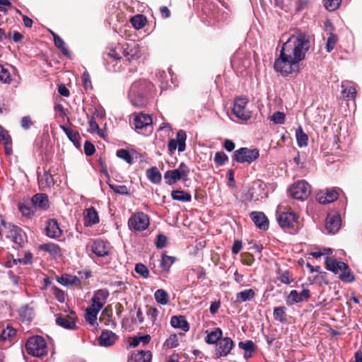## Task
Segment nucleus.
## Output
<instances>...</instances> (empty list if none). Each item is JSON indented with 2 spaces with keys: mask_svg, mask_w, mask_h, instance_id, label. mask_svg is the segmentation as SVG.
<instances>
[{
  "mask_svg": "<svg viewBox=\"0 0 362 362\" xmlns=\"http://www.w3.org/2000/svg\"><path fill=\"white\" fill-rule=\"evenodd\" d=\"M310 45L308 36L303 33L290 36L283 44L279 57L274 62V69L284 76L298 71L299 62L304 59Z\"/></svg>",
  "mask_w": 362,
  "mask_h": 362,
  "instance_id": "1",
  "label": "nucleus"
},
{
  "mask_svg": "<svg viewBox=\"0 0 362 362\" xmlns=\"http://www.w3.org/2000/svg\"><path fill=\"white\" fill-rule=\"evenodd\" d=\"M109 295V291L106 288L98 289L94 291L90 300L91 304L86 309L84 315L86 322H88L90 325L95 327L98 326V323L97 322L98 315L105 306Z\"/></svg>",
  "mask_w": 362,
  "mask_h": 362,
  "instance_id": "2",
  "label": "nucleus"
},
{
  "mask_svg": "<svg viewBox=\"0 0 362 362\" xmlns=\"http://www.w3.org/2000/svg\"><path fill=\"white\" fill-rule=\"evenodd\" d=\"M325 264L326 269L334 274L341 272L339 279L342 281L350 283L354 281V274L347 264L329 257L325 258Z\"/></svg>",
  "mask_w": 362,
  "mask_h": 362,
  "instance_id": "3",
  "label": "nucleus"
},
{
  "mask_svg": "<svg viewBox=\"0 0 362 362\" xmlns=\"http://www.w3.org/2000/svg\"><path fill=\"white\" fill-rule=\"evenodd\" d=\"M277 221L282 229L290 233H296L299 228L298 216L292 211L281 213Z\"/></svg>",
  "mask_w": 362,
  "mask_h": 362,
  "instance_id": "4",
  "label": "nucleus"
},
{
  "mask_svg": "<svg viewBox=\"0 0 362 362\" xmlns=\"http://www.w3.org/2000/svg\"><path fill=\"white\" fill-rule=\"evenodd\" d=\"M25 347L29 354L36 357L43 356L47 352L46 342L40 336L30 337L28 340Z\"/></svg>",
  "mask_w": 362,
  "mask_h": 362,
  "instance_id": "5",
  "label": "nucleus"
},
{
  "mask_svg": "<svg viewBox=\"0 0 362 362\" xmlns=\"http://www.w3.org/2000/svg\"><path fill=\"white\" fill-rule=\"evenodd\" d=\"M189 173V167L182 163L177 169L166 171L164 174V179L168 185H173L181 179L185 180Z\"/></svg>",
  "mask_w": 362,
  "mask_h": 362,
  "instance_id": "6",
  "label": "nucleus"
},
{
  "mask_svg": "<svg viewBox=\"0 0 362 362\" xmlns=\"http://www.w3.org/2000/svg\"><path fill=\"white\" fill-rule=\"evenodd\" d=\"M128 224L131 230L142 231L149 226V218L144 212H138L129 218Z\"/></svg>",
  "mask_w": 362,
  "mask_h": 362,
  "instance_id": "7",
  "label": "nucleus"
},
{
  "mask_svg": "<svg viewBox=\"0 0 362 362\" xmlns=\"http://www.w3.org/2000/svg\"><path fill=\"white\" fill-rule=\"evenodd\" d=\"M289 193L296 199L304 200L310 194V187L305 181H298L291 186Z\"/></svg>",
  "mask_w": 362,
  "mask_h": 362,
  "instance_id": "8",
  "label": "nucleus"
},
{
  "mask_svg": "<svg viewBox=\"0 0 362 362\" xmlns=\"http://www.w3.org/2000/svg\"><path fill=\"white\" fill-rule=\"evenodd\" d=\"M233 157L238 163H251L259 157V151L256 148H241L234 152Z\"/></svg>",
  "mask_w": 362,
  "mask_h": 362,
  "instance_id": "9",
  "label": "nucleus"
},
{
  "mask_svg": "<svg viewBox=\"0 0 362 362\" xmlns=\"http://www.w3.org/2000/svg\"><path fill=\"white\" fill-rule=\"evenodd\" d=\"M247 102L245 98H238L235 100L233 112L239 119L247 120L250 118L251 112L246 108Z\"/></svg>",
  "mask_w": 362,
  "mask_h": 362,
  "instance_id": "10",
  "label": "nucleus"
},
{
  "mask_svg": "<svg viewBox=\"0 0 362 362\" xmlns=\"http://www.w3.org/2000/svg\"><path fill=\"white\" fill-rule=\"evenodd\" d=\"M341 219L337 211H331L327 214L325 221V229L328 233L335 234L341 227Z\"/></svg>",
  "mask_w": 362,
  "mask_h": 362,
  "instance_id": "11",
  "label": "nucleus"
},
{
  "mask_svg": "<svg viewBox=\"0 0 362 362\" xmlns=\"http://www.w3.org/2000/svg\"><path fill=\"white\" fill-rule=\"evenodd\" d=\"M186 134L184 131L180 130L177 133V139H170L168 142V150L173 153L177 148L178 151L182 152L185 150Z\"/></svg>",
  "mask_w": 362,
  "mask_h": 362,
  "instance_id": "12",
  "label": "nucleus"
},
{
  "mask_svg": "<svg viewBox=\"0 0 362 362\" xmlns=\"http://www.w3.org/2000/svg\"><path fill=\"white\" fill-rule=\"evenodd\" d=\"M339 197V193L334 189H326L318 192V203L327 204L336 201Z\"/></svg>",
  "mask_w": 362,
  "mask_h": 362,
  "instance_id": "13",
  "label": "nucleus"
},
{
  "mask_svg": "<svg viewBox=\"0 0 362 362\" xmlns=\"http://www.w3.org/2000/svg\"><path fill=\"white\" fill-rule=\"evenodd\" d=\"M233 346V341L230 338H223L218 341V346L216 349V354L220 357L226 356L230 352Z\"/></svg>",
  "mask_w": 362,
  "mask_h": 362,
  "instance_id": "14",
  "label": "nucleus"
},
{
  "mask_svg": "<svg viewBox=\"0 0 362 362\" xmlns=\"http://www.w3.org/2000/svg\"><path fill=\"white\" fill-rule=\"evenodd\" d=\"M310 296V291L308 289H303L300 293H298L297 291L293 290L290 292L287 297V303L292 305L296 303L302 302L307 300Z\"/></svg>",
  "mask_w": 362,
  "mask_h": 362,
  "instance_id": "15",
  "label": "nucleus"
},
{
  "mask_svg": "<svg viewBox=\"0 0 362 362\" xmlns=\"http://www.w3.org/2000/svg\"><path fill=\"white\" fill-rule=\"evenodd\" d=\"M124 55L129 60L136 59L141 57V51L138 44L134 42H130L127 44L124 50Z\"/></svg>",
  "mask_w": 362,
  "mask_h": 362,
  "instance_id": "16",
  "label": "nucleus"
},
{
  "mask_svg": "<svg viewBox=\"0 0 362 362\" xmlns=\"http://www.w3.org/2000/svg\"><path fill=\"white\" fill-rule=\"evenodd\" d=\"M35 210H45L49 207L48 197L45 194H37L31 199Z\"/></svg>",
  "mask_w": 362,
  "mask_h": 362,
  "instance_id": "17",
  "label": "nucleus"
},
{
  "mask_svg": "<svg viewBox=\"0 0 362 362\" xmlns=\"http://www.w3.org/2000/svg\"><path fill=\"white\" fill-rule=\"evenodd\" d=\"M46 234L51 238H59L62 234L57 221L54 219H50L47 222Z\"/></svg>",
  "mask_w": 362,
  "mask_h": 362,
  "instance_id": "18",
  "label": "nucleus"
},
{
  "mask_svg": "<svg viewBox=\"0 0 362 362\" xmlns=\"http://www.w3.org/2000/svg\"><path fill=\"white\" fill-rule=\"evenodd\" d=\"M134 126L137 129H142L152 124L153 120L149 115L140 113L135 115Z\"/></svg>",
  "mask_w": 362,
  "mask_h": 362,
  "instance_id": "19",
  "label": "nucleus"
},
{
  "mask_svg": "<svg viewBox=\"0 0 362 362\" xmlns=\"http://www.w3.org/2000/svg\"><path fill=\"white\" fill-rule=\"evenodd\" d=\"M250 217L255 224L260 229L267 230L269 227V222L262 212L253 211L250 214Z\"/></svg>",
  "mask_w": 362,
  "mask_h": 362,
  "instance_id": "20",
  "label": "nucleus"
},
{
  "mask_svg": "<svg viewBox=\"0 0 362 362\" xmlns=\"http://www.w3.org/2000/svg\"><path fill=\"white\" fill-rule=\"evenodd\" d=\"M341 94L348 100H355L356 97V89L354 84L350 81H343L341 85Z\"/></svg>",
  "mask_w": 362,
  "mask_h": 362,
  "instance_id": "21",
  "label": "nucleus"
},
{
  "mask_svg": "<svg viewBox=\"0 0 362 362\" xmlns=\"http://www.w3.org/2000/svg\"><path fill=\"white\" fill-rule=\"evenodd\" d=\"M93 252L99 257L108 255L110 252L109 245L103 240H98L94 242Z\"/></svg>",
  "mask_w": 362,
  "mask_h": 362,
  "instance_id": "22",
  "label": "nucleus"
},
{
  "mask_svg": "<svg viewBox=\"0 0 362 362\" xmlns=\"http://www.w3.org/2000/svg\"><path fill=\"white\" fill-rule=\"evenodd\" d=\"M57 281L65 286H78L81 285V280L76 276L71 274H64L60 277L57 278Z\"/></svg>",
  "mask_w": 362,
  "mask_h": 362,
  "instance_id": "23",
  "label": "nucleus"
},
{
  "mask_svg": "<svg viewBox=\"0 0 362 362\" xmlns=\"http://www.w3.org/2000/svg\"><path fill=\"white\" fill-rule=\"evenodd\" d=\"M116 334L109 330L103 331L100 337V344L103 346H110L116 341Z\"/></svg>",
  "mask_w": 362,
  "mask_h": 362,
  "instance_id": "24",
  "label": "nucleus"
},
{
  "mask_svg": "<svg viewBox=\"0 0 362 362\" xmlns=\"http://www.w3.org/2000/svg\"><path fill=\"white\" fill-rule=\"evenodd\" d=\"M8 236L12 239L14 243L19 246H22L24 243V233L21 229L16 226H13Z\"/></svg>",
  "mask_w": 362,
  "mask_h": 362,
  "instance_id": "25",
  "label": "nucleus"
},
{
  "mask_svg": "<svg viewBox=\"0 0 362 362\" xmlns=\"http://www.w3.org/2000/svg\"><path fill=\"white\" fill-rule=\"evenodd\" d=\"M84 220L86 226H92L99 222L98 213L93 207L86 210Z\"/></svg>",
  "mask_w": 362,
  "mask_h": 362,
  "instance_id": "26",
  "label": "nucleus"
},
{
  "mask_svg": "<svg viewBox=\"0 0 362 362\" xmlns=\"http://www.w3.org/2000/svg\"><path fill=\"white\" fill-rule=\"evenodd\" d=\"M170 324L173 327L180 328L185 332L188 331L189 329L188 322L182 315L172 317Z\"/></svg>",
  "mask_w": 362,
  "mask_h": 362,
  "instance_id": "27",
  "label": "nucleus"
},
{
  "mask_svg": "<svg viewBox=\"0 0 362 362\" xmlns=\"http://www.w3.org/2000/svg\"><path fill=\"white\" fill-rule=\"evenodd\" d=\"M38 182L40 187L43 189H50L54 185V180L51 174L45 172L43 175L39 177Z\"/></svg>",
  "mask_w": 362,
  "mask_h": 362,
  "instance_id": "28",
  "label": "nucleus"
},
{
  "mask_svg": "<svg viewBox=\"0 0 362 362\" xmlns=\"http://www.w3.org/2000/svg\"><path fill=\"white\" fill-rule=\"evenodd\" d=\"M151 353L149 351H140L132 354L131 360L134 362H150Z\"/></svg>",
  "mask_w": 362,
  "mask_h": 362,
  "instance_id": "29",
  "label": "nucleus"
},
{
  "mask_svg": "<svg viewBox=\"0 0 362 362\" xmlns=\"http://www.w3.org/2000/svg\"><path fill=\"white\" fill-rule=\"evenodd\" d=\"M39 248L42 250L46 251L54 257L62 255V251L60 247L54 243H45L40 245Z\"/></svg>",
  "mask_w": 362,
  "mask_h": 362,
  "instance_id": "30",
  "label": "nucleus"
},
{
  "mask_svg": "<svg viewBox=\"0 0 362 362\" xmlns=\"http://www.w3.org/2000/svg\"><path fill=\"white\" fill-rule=\"evenodd\" d=\"M222 334V330L220 328H216L213 331H211L209 332H207V335L205 338V341L207 344H214L221 339Z\"/></svg>",
  "mask_w": 362,
  "mask_h": 362,
  "instance_id": "31",
  "label": "nucleus"
},
{
  "mask_svg": "<svg viewBox=\"0 0 362 362\" xmlns=\"http://www.w3.org/2000/svg\"><path fill=\"white\" fill-rule=\"evenodd\" d=\"M19 315L23 322H30L34 317V311L33 308L25 305L19 310Z\"/></svg>",
  "mask_w": 362,
  "mask_h": 362,
  "instance_id": "32",
  "label": "nucleus"
},
{
  "mask_svg": "<svg viewBox=\"0 0 362 362\" xmlns=\"http://www.w3.org/2000/svg\"><path fill=\"white\" fill-rule=\"evenodd\" d=\"M171 196L174 200L182 202H190L192 199L189 193L182 190H173L171 193Z\"/></svg>",
  "mask_w": 362,
  "mask_h": 362,
  "instance_id": "33",
  "label": "nucleus"
},
{
  "mask_svg": "<svg viewBox=\"0 0 362 362\" xmlns=\"http://www.w3.org/2000/svg\"><path fill=\"white\" fill-rule=\"evenodd\" d=\"M18 209L22 214L25 216L30 217L35 213V208L33 206V204L30 202H26L18 204Z\"/></svg>",
  "mask_w": 362,
  "mask_h": 362,
  "instance_id": "34",
  "label": "nucleus"
},
{
  "mask_svg": "<svg viewBox=\"0 0 362 362\" xmlns=\"http://www.w3.org/2000/svg\"><path fill=\"white\" fill-rule=\"evenodd\" d=\"M56 322L58 325L66 329H73L75 327L74 319L69 316L58 317Z\"/></svg>",
  "mask_w": 362,
  "mask_h": 362,
  "instance_id": "35",
  "label": "nucleus"
},
{
  "mask_svg": "<svg viewBox=\"0 0 362 362\" xmlns=\"http://www.w3.org/2000/svg\"><path fill=\"white\" fill-rule=\"evenodd\" d=\"M156 302L161 305H167L169 302V296L163 289H158L154 293Z\"/></svg>",
  "mask_w": 362,
  "mask_h": 362,
  "instance_id": "36",
  "label": "nucleus"
},
{
  "mask_svg": "<svg viewBox=\"0 0 362 362\" xmlns=\"http://www.w3.org/2000/svg\"><path fill=\"white\" fill-rule=\"evenodd\" d=\"M130 22L135 29L139 30L145 26L146 23V19L143 15L138 14L134 17H132Z\"/></svg>",
  "mask_w": 362,
  "mask_h": 362,
  "instance_id": "37",
  "label": "nucleus"
},
{
  "mask_svg": "<svg viewBox=\"0 0 362 362\" xmlns=\"http://www.w3.org/2000/svg\"><path fill=\"white\" fill-rule=\"evenodd\" d=\"M146 175L148 179L155 184L159 183L161 180V174L155 167L148 169Z\"/></svg>",
  "mask_w": 362,
  "mask_h": 362,
  "instance_id": "38",
  "label": "nucleus"
},
{
  "mask_svg": "<svg viewBox=\"0 0 362 362\" xmlns=\"http://www.w3.org/2000/svg\"><path fill=\"white\" fill-rule=\"evenodd\" d=\"M296 136L299 147L307 146L308 137L307 134L303 132L301 127H298V128L296 129Z\"/></svg>",
  "mask_w": 362,
  "mask_h": 362,
  "instance_id": "39",
  "label": "nucleus"
},
{
  "mask_svg": "<svg viewBox=\"0 0 362 362\" xmlns=\"http://www.w3.org/2000/svg\"><path fill=\"white\" fill-rule=\"evenodd\" d=\"M255 296V291L250 288L244 290L236 294V299L239 302H245L252 299Z\"/></svg>",
  "mask_w": 362,
  "mask_h": 362,
  "instance_id": "40",
  "label": "nucleus"
},
{
  "mask_svg": "<svg viewBox=\"0 0 362 362\" xmlns=\"http://www.w3.org/2000/svg\"><path fill=\"white\" fill-rule=\"evenodd\" d=\"M62 129L64 131V132L66 134V135L68 136V138L75 144H78L79 143V134L72 130L70 128L66 127L64 126H61Z\"/></svg>",
  "mask_w": 362,
  "mask_h": 362,
  "instance_id": "41",
  "label": "nucleus"
},
{
  "mask_svg": "<svg viewBox=\"0 0 362 362\" xmlns=\"http://www.w3.org/2000/svg\"><path fill=\"white\" fill-rule=\"evenodd\" d=\"M325 8L329 11H334L341 5V0H322Z\"/></svg>",
  "mask_w": 362,
  "mask_h": 362,
  "instance_id": "42",
  "label": "nucleus"
},
{
  "mask_svg": "<svg viewBox=\"0 0 362 362\" xmlns=\"http://www.w3.org/2000/svg\"><path fill=\"white\" fill-rule=\"evenodd\" d=\"M328 35L329 36L327 38L325 48H326L327 52H331L334 49L336 44L337 43V42L339 40V37L336 34L331 33H330V35Z\"/></svg>",
  "mask_w": 362,
  "mask_h": 362,
  "instance_id": "43",
  "label": "nucleus"
},
{
  "mask_svg": "<svg viewBox=\"0 0 362 362\" xmlns=\"http://www.w3.org/2000/svg\"><path fill=\"white\" fill-rule=\"evenodd\" d=\"M175 262V258L174 257L163 255L162 257L160 267L164 270L169 271L170 267L174 264Z\"/></svg>",
  "mask_w": 362,
  "mask_h": 362,
  "instance_id": "44",
  "label": "nucleus"
},
{
  "mask_svg": "<svg viewBox=\"0 0 362 362\" xmlns=\"http://www.w3.org/2000/svg\"><path fill=\"white\" fill-rule=\"evenodd\" d=\"M0 81L9 83L11 81V77L8 69L0 64Z\"/></svg>",
  "mask_w": 362,
  "mask_h": 362,
  "instance_id": "45",
  "label": "nucleus"
},
{
  "mask_svg": "<svg viewBox=\"0 0 362 362\" xmlns=\"http://www.w3.org/2000/svg\"><path fill=\"white\" fill-rule=\"evenodd\" d=\"M52 35L54 37V42L55 46L60 49L64 54H67L69 53V51L65 47V43L64 40L57 34L52 33Z\"/></svg>",
  "mask_w": 362,
  "mask_h": 362,
  "instance_id": "46",
  "label": "nucleus"
},
{
  "mask_svg": "<svg viewBox=\"0 0 362 362\" xmlns=\"http://www.w3.org/2000/svg\"><path fill=\"white\" fill-rule=\"evenodd\" d=\"M179 345L178 338L176 334H171L164 342V346L168 349L175 348Z\"/></svg>",
  "mask_w": 362,
  "mask_h": 362,
  "instance_id": "47",
  "label": "nucleus"
},
{
  "mask_svg": "<svg viewBox=\"0 0 362 362\" xmlns=\"http://www.w3.org/2000/svg\"><path fill=\"white\" fill-rule=\"evenodd\" d=\"M15 334L16 329L11 327L7 326V327L2 331L0 338L2 341L9 340Z\"/></svg>",
  "mask_w": 362,
  "mask_h": 362,
  "instance_id": "48",
  "label": "nucleus"
},
{
  "mask_svg": "<svg viewBox=\"0 0 362 362\" xmlns=\"http://www.w3.org/2000/svg\"><path fill=\"white\" fill-rule=\"evenodd\" d=\"M274 317L276 320L284 322L286 320V308L284 307L276 308L274 310Z\"/></svg>",
  "mask_w": 362,
  "mask_h": 362,
  "instance_id": "49",
  "label": "nucleus"
},
{
  "mask_svg": "<svg viewBox=\"0 0 362 362\" xmlns=\"http://www.w3.org/2000/svg\"><path fill=\"white\" fill-rule=\"evenodd\" d=\"M286 119V115L282 112H275L271 117L270 120L272 121L274 124H282L284 123Z\"/></svg>",
  "mask_w": 362,
  "mask_h": 362,
  "instance_id": "50",
  "label": "nucleus"
},
{
  "mask_svg": "<svg viewBox=\"0 0 362 362\" xmlns=\"http://www.w3.org/2000/svg\"><path fill=\"white\" fill-rule=\"evenodd\" d=\"M117 156L124 160L128 163H132L133 161V158L128 151L125 149H120L117 151Z\"/></svg>",
  "mask_w": 362,
  "mask_h": 362,
  "instance_id": "51",
  "label": "nucleus"
},
{
  "mask_svg": "<svg viewBox=\"0 0 362 362\" xmlns=\"http://www.w3.org/2000/svg\"><path fill=\"white\" fill-rule=\"evenodd\" d=\"M109 186L117 194L123 195L129 194L128 188L125 185L109 184Z\"/></svg>",
  "mask_w": 362,
  "mask_h": 362,
  "instance_id": "52",
  "label": "nucleus"
},
{
  "mask_svg": "<svg viewBox=\"0 0 362 362\" xmlns=\"http://www.w3.org/2000/svg\"><path fill=\"white\" fill-rule=\"evenodd\" d=\"M135 272L144 278H147L149 276L148 268L143 264H136L135 266Z\"/></svg>",
  "mask_w": 362,
  "mask_h": 362,
  "instance_id": "53",
  "label": "nucleus"
},
{
  "mask_svg": "<svg viewBox=\"0 0 362 362\" xmlns=\"http://www.w3.org/2000/svg\"><path fill=\"white\" fill-rule=\"evenodd\" d=\"M240 348L245 350V351L252 352L255 349V344L252 341H246L245 342L240 341L238 344Z\"/></svg>",
  "mask_w": 362,
  "mask_h": 362,
  "instance_id": "54",
  "label": "nucleus"
},
{
  "mask_svg": "<svg viewBox=\"0 0 362 362\" xmlns=\"http://www.w3.org/2000/svg\"><path fill=\"white\" fill-rule=\"evenodd\" d=\"M52 291L54 297L58 300V301L61 303L64 302L66 296L62 290L57 287H53Z\"/></svg>",
  "mask_w": 362,
  "mask_h": 362,
  "instance_id": "55",
  "label": "nucleus"
},
{
  "mask_svg": "<svg viewBox=\"0 0 362 362\" xmlns=\"http://www.w3.org/2000/svg\"><path fill=\"white\" fill-rule=\"evenodd\" d=\"M227 159L228 157L223 152H217L215 154L214 160L219 165H223Z\"/></svg>",
  "mask_w": 362,
  "mask_h": 362,
  "instance_id": "56",
  "label": "nucleus"
},
{
  "mask_svg": "<svg viewBox=\"0 0 362 362\" xmlns=\"http://www.w3.org/2000/svg\"><path fill=\"white\" fill-rule=\"evenodd\" d=\"M0 141H4V143L11 144V139L8 132L6 131L3 127L0 126Z\"/></svg>",
  "mask_w": 362,
  "mask_h": 362,
  "instance_id": "57",
  "label": "nucleus"
},
{
  "mask_svg": "<svg viewBox=\"0 0 362 362\" xmlns=\"http://www.w3.org/2000/svg\"><path fill=\"white\" fill-rule=\"evenodd\" d=\"M280 281L285 284H289L293 281V278L288 272H285L280 275Z\"/></svg>",
  "mask_w": 362,
  "mask_h": 362,
  "instance_id": "58",
  "label": "nucleus"
},
{
  "mask_svg": "<svg viewBox=\"0 0 362 362\" xmlns=\"http://www.w3.org/2000/svg\"><path fill=\"white\" fill-rule=\"evenodd\" d=\"M95 151V146L89 141H86L84 144V152L87 156L93 155Z\"/></svg>",
  "mask_w": 362,
  "mask_h": 362,
  "instance_id": "59",
  "label": "nucleus"
},
{
  "mask_svg": "<svg viewBox=\"0 0 362 362\" xmlns=\"http://www.w3.org/2000/svg\"><path fill=\"white\" fill-rule=\"evenodd\" d=\"M166 242H167L166 236L164 235H162V234H159L157 236V240H156V247L158 248H163L166 245Z\"/></svg>",
  "mask_w": 362,
  "mask_h": 362,
  "instance_id": "60",
  "label": "nucleus"
},
{
  "mask_svg": "<svg viewBox=\"0 0 362 362\" xmlns=\"http://www.w3.org/2000/svg\"><path fill=\"white\" fill-rule=\"evenodd\" d=\"M82 81H83V86L86 88L92 87L90 75L87 71H85L83 72V74L82 75Z\"/></svg>",
  "mask_w": 362,
  "mask_h": 362,
  "instance_id": "61",
  "label": "nucleus"
},
{
  "mask_svg": "<svg viewBox=\"0 0 362 362\" xmlns=\"http://www.w3.org/2000/svg\"><path fill=\"white\" fill-rule=\"evenodd\" d=\"M88 132L90 133H95L97 132L98 134L100 133V128L96 122L92 118L89 121V128Z\"/></svg>",
  "mask_w": 362,
  "mask_h": 362,
  "instance_id": "62",
  "label": "nucleus"
},
{
  "mask_svg": "<svg viewBox=\"0 0 362 362\" xmlns=\"http://www.w3.org/2000/svg\"><path fill=\"white\" fill-rule=\"evenodd\" d=\"M147 315L154 322L158 315V310L156 308L149 307L147 310Z\"/></svg>",
  "mask_w": 362,
  "mask_h": 362,
  "instance_id": "63",
  "label": "nucleus"
},
{
  "mask_svg": "<svg viewBox=\"0 0 362 362\" xmlns=\"http://www.w3.org/2000/svg\"><path fill=\"white\" fill-rule=\"evenodd\" d=\"M324 29L327 33V35H330V33H333L335 28L329 20H327L324 23Z\"/></svg>",
  "mask_w": 362,
  "mask_h": 362,
  "instance_id": "64",
  "label": "nucleus"
}]
</instances>
